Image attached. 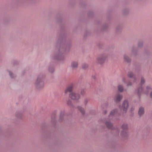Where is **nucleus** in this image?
Instances as JSON below:
<instances>
[{
	"label": "nucleus",
	"mask_w": 152,
	"mask_h": 152,
	"mask_svg": "<svg viewBox=\"0 0 152 152\" xmlns=\"http://www.w3.org/2000/svg\"><path fill=\"white\" fill-rule=\"evenodd\" d=\"M36 83L38 88L42 87L44 84L43 80L39 77H38Z\"/></svg>",
	"instance_id": "1"
},
{
	"label": "nucleus",
	"mask_w": 152,
	"mask_h": 152,
	"mask_svg": "<svg viewBox=\"0 0 152 152\" xmlns=\"http://www.w3.org/2000/svg\"><path fill=\"white\" fill-rule=\"evenodd\" d=\"M69 97L73 100H77L79 98V95L74 92L71 93L69 94Z\"/></svg>",
	"instance_id": "2"
},
{
	"label": "nucleus",
	"mask_w": 152,
	"mask_h": 152,
	"mask_svg": "<svg viewBox=\"0 0 152 152\" xmlns=\"http://www.w3.org/2000/svg\"><path fill=\"white\" fill-rule=\"evenodd\" d=\"M128 106V102L126 100H125L124 102L122 109H123V111L124 112H126Z\"/></svg>",
	"instance_id": "3"
},
{
	"label": "nucleus",
	"mask_w": 152,
	"mask_h": 152,
	"mask_svg": "<svg viewBox=\"0 0 152 152\" xmlns=\"http://www.w3.org/2000/svg\"><path fill=\"white\" fill-rule=\"evenodd\" d=\"M122 128L123 129V131L121 132V134L123 135L124 134V133L126 134L127 133V125L125 124H124L122 125Z\"/></svg>",
	"instance_id": "4"
},
{
	"label": "nucleus",
	"mask_w": 152,
	"mask_h": 152,
	"mask_svg": "<svg viewBox=\"0 0 152 152\" xmlns=\"http://www.w3.org/2000/svg\"><path fill=\"white\" fill-rule=\"evenodd\" d=\"M149 92H151V97H152V89L149 87H147L146 88V90L144 93L145 94H147Z\"/></svg>",
	"instance_id": "5"
},
{
	"label": "nucleus",
	"mask_w": 152,
	"mask_h": 152,
	"mask_svg": "<svg viewBox=\"0 0 152 152\" xmlns=\"http://www.w3.org/2000/svg\"><path fill=\"white\" fill-rule=\"evenodd\" d=\"M105 59V58L101 56L97 58V61L99 63L102 64L104 62Z\"/></svg>",
	"instance_id": "6"
},
{
	"label": "nucleus",
	"mask_w": 152,
	"mask_h": 152,
	"mask_svg": "<svg viewBox=\"0 0 152 152\" xmlns=\"http://www.w3.org/2000/svg\"><path fill=\"white\" fill-rule=\"evenodd\" d=\"M73 88V86L72 85H70L68 87L65 91V93H67L68 92H70L72 91Z\"/></svg>",
	"instance_id": "7"
},
{
	"label": "nucleus",
	"mask_w": 152,
	"mask_h": 152,
	"mask_svg": "<svg viewBox=\"0 0 152 152\" xmlns=\"http://www.w3.org/2000/svg\"><path fill=\"white\" fill-rule=\"evenodd\" d=\"M144 113V109L142 107H140L139 109L138 113L139 114L141 115Z\"/></svg>",
	"instance_id": "8"
},
{
	"label": "nucleus",
	"mask_w": 152,
	"mask_h": 152,
	"mask_svg": "<svg viewBox=\"0 0 152 152\" xmlns=\"http://www.w3.org/2000/svg\"><path fill=\"white\" fill-rule=\"evenodd\" d=\"M122 96L119 94L116 97V102L120 101L122 98Z\"/></svg>",
	"instance_id": "9"
},
{
	"label": "nucleus",
	"mask_w": 152,
	"mask_h": 152,
	"mask_svg": "<svg viewBox=\"0 0 152 152\" xmlns=\"http://www.w3.org/2000/svg\"><path fill=\"white\" fill-rule=\"evenodd\" d=\"M106 124L108 128L112 129V124L111 123L109 122H106Z\"/></svg>",
	"instance_id": "10"
},
{
	"label": "nucleus",
	"mask_w": 152,
	"mask_h": 152,
	"mask_svg": "<svg viewBox=\"0 0 152 152\" xmlns=\"http://www.w3.org/2000/svg\"><path fill=\"white\" fill-rule=\"evenodd\" d=\"M77 66V62H73L72 63L71 66L72 68H76Z\"/></svg>",
	"instance_id": "11"
},
{
	"label": "nucleus",
	"mask_w": 152,
	"mask_h": 152,
	"mask_svg": "<svg viewBox=\"0 0 152 152\" xmlns=\"http://www.w3.org/2000/svg\"><path fill=\"white\" fill-rule=\"evenodd\" d=\"M116 112L117 110H113L112 111H111L110 114V117L114 115L116 113Z\"/></svg>",
	"instance_id": "12"
},
{
	"label": "nucleus",
	"mask_w": 152,
	"mask_h": 152,
	"mask_svg": "<svg viewBox=\"0 0 152 152\" xmlns=\"http://www.w3.org/2000/svg\"><path fill=\"white\" fill-rule=\"evenodd\" d=\"M143 93H144V92L143 91L142 87H141L140 88H139L138 89V93L139 95Z\"/></svg>",
	"instance_id": "13"
},
{
	"label": "nucleus",
	"mask_w": 152,
	"mask_h": 152,
	"mask_svg": "<svg viewBox=\"0 0 152 152\" xmlns=\"http://www.w3.org/2000/svg\"><path fill=\"white\" fill-rule=\"evenodd\" d=\"M78 109L83 114H84V109H83L81 107H78Z\"/></svg>",
	"instance_id": "14"
},
{
	"label": "nucleus",
	"mask_w": 152,
	"mask_h": 152,
	"mask_svg": "<svg viewBox=\"0 0 152 152\" xmlns=\"http://www.w3.org/2000/svg\"><path fill=\"white\" fill-rule=\"evenodd\" d=\"M118 90L120 92H122L123 90V86L120 85L118 86Z\"/></svg>",
	"instance_id": "15"
},
{
	"label": "nucleus",
	"mask_w": 152,
	"mask_h": 152,
	"mask_svg": "<svg viewBox=\"0 0 152 152\" xmlns=\"http://www.w3.org/2000/svg\"><path fill=\"white\" fill-rule=\"evenodd\" d=\"M124 59L127 62H129L130 61V59L127 56H124Z\"/></svg>",
	"instance_id": "16"
},
{
	"label": "nucleus",
	"mask_w": 152,
	"mask_h": 152,
	"mask_svg": "<svg viewBox=\"0 0 152 152\" xmlns=\"http://www.w3.org/2000/svg\"><path fill=\"white\" fill-rule=\"evenodd\" d=\"M128 76L129 77H132L133 76V73L132 72H129L128 74Z\"/></svg>",
	"instance_id": "17"
},
{
	"label": "nucleus",
	"mask_w": 152,
	"mask_h": 152,
	"mask_svg": "<svg viewBox=\"0 0 152 152\" xmlns=\"http://www.w3.org/2000/svg\"><path fill=\"white\" fill-rule=\"evenodd\" d=\"M145 82V80L143 78H142L141 79V84H143Z\"/></svg>",
	"instance_id": "18"
},
{
	"label": "nucleus",
	"mask_w": 152,
	"mask_h": 152,
	"mask_svg": "<svg viewBox=\"0 0 152 152\" xmlns=\"http://www.w3.org/2000/svg\"><path fill=\"white\" fill-rule=\"evenodd\" d=\"M88 66L87 65L84 64L83 66V68L85 69L86 67H87Z\"/></svg>",
	"instance_id": "19"
},
{
	"label": "nucleus",
	"mask_w": 152,
	"mask_h": 152,
	"mask_svg": "<svg viewBox=\"0 0 152 152\" xmlns=\"http://www.w3.org/2000/svg\"><path fill=\"white\" fill-rule=\"evenodd\" d=\"M12 73L11 72H9V75H10V77H13L12 76Z\"/></svg>",
	"instance_id": "20"
},
{
	"label": "nucleus",
	"mask_w": 152,
	"mask_h": 152,
	"mask_svg": "<svg viewBox=\"0 0 152 152\" xmlns=\"http://www.w3.org/2000/svg\"><path fill=\"white\" fill-rule=\"evenodd\" d=\"M69 102H67V104L69 105Z\"/></svg>",
	"instance_id": "21"
}]
</instances>
